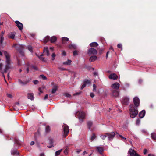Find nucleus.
<instances>
[{
	"label": "nucleus",
	"mask_w": 156,
	"mask_h": 156,
	"mask_svg": "<svg viewBox=\"0 0 156 156\" xmlns=\"http://www.w3.org/2000/svg\"><path fill=\"white\" fill-rule=\"evenodd\" d=\"M87 125L88 126L89 128L90 129V127L91 126H92V122L91 121H88L87 122Z\"/></svg>",
	"instance_id": "obj_37"
},
{
	"label": "nucleus",
	"mask_w": 156,
	"mask_h": 156,
	"mask_svg": "<svg viewBox=\"0 0 156 156\" xmlns=\"http://www.w3.org/2000/svg\"><path fill=\"white\" fill-rule=\"evenodd\" d=\"M57 38L55 36H53L51 37L50 42L51 43L55 42L57 40Z\"/></svg>",
	"instance_id": "obj_27"
},
{
	"label": "nucleus",
	"mask_w": 156,
	"mask_h": 156,
	"mask_svg": "<svg viewBox=\"0 0 156 156\" xmlns=\"http://www.w3.org/2000/svg\"><path fill=\"white\" fill-rule=\"evenodd\" d=\"M148 156H156L154 154H149Z\"/></svg>",
	"instance_id": "obj_60"
},
{
	"label": "nucleus",
	"mask_w": 156,
	"mask_h": 156,
	"mask_svg": "<svg viewBox=\"0 0 156 156\" xmlns=\"http://www.w3.org/2000/svg\"><path fill=\"white\" fill-rule=\"evenodd\" d=\"M98 53L97 51L94 48H90L87 52V54L89 55H96Z\"/></svg>",
	"instance_id": "obj_6"
},
{
	"label": "nucleus",
	"mask_w": 156,
	"mask_h": 156,
	"mask_svg": "<svg viewBox=\"0 0 156 156\" xmlns=\"http://www.w3.org/2000/svg\"><path fill=\"white\" fill-rule=\"evenodd\" d=\"M121 101L122 104L127 105L129 102V99L127 97H124L122 98Z\"/></svg>",
	"instance_id": "obj_8"
},
{
	"label": "nucleus",
	"mask_w": 156,
	"mask_h": 156,
	"mask_svg": "<svg viewBox=\"0 0 156 156\" xmlns=\"http://www.w3.org/2000/svg\"><path fill=\"white\" fill-rule=\"evenodd\" d=\"M122 45L121 44H119L117 45V47L118 48H121L122 49Z\"/></svg>",
	"instance_id": "obj_50"
},
{
	"label": "nucleus",
	"mask_w": 156,
	"mask_h": 156,
	"mask_svg": "<svg viewBox=\"0 0 156 156\" xmlns=\"http://www.w3.org/2000/svg\"><path fill=\"white\" fill-rule=\"evenodd\" d=\"M58 89V86L57 85H55L53 88L52 89L51 92L54 94L55 93Z\"/></svg>",
	"instance_id": "obj_25"
},
{
	"label": "nucleus",
	"mask_w": 156,
	"mask_h": 156,
	"mask_svg": "<svg viewBox=\"0 0 156 156\" xmlns=\"http://www.w3.org/2000/svg\"><path fill=\"white\" fill-rule=\"evenodd\" d=\"M62 51V55L64 56H65L66 55V52L64 51V50H62L61 51Z\"/></svg>",
	"instance_id": "obj_42"
},
{
	"label": "nucleus",
	"mask_w": 156,
	"mask_h": 156,
	"mask_svg": "<svg viewBox=\"0 0 156 156\" xmlns=\"http://www.w3.org/2000/svg\"><path fill=\"white\" fill-rule=\"evenodd\" d=\"M72 62V61L70 60H68L67 61L64 62L63 63V64L66 65H70Z\"/></svg>",
	"instance_id": "obj_28"
},
{
	"label": "nucleus",
	"mask_w": 156,
	"mask_h": 156,
	"mask_svg": "<svg viewBox=\"0 0 156 156\" xmlns=\"http://www.w3.org/2000/svg\"><path fill=\"white\" fill-rule=\"evenodd\" d=\"M34 144V141H31V143H30V145H33Z\"/></svg>",
	"instance_id": "obj_62"
},
{
	"label": "nucleus",
	"mask_w": 156,
	"mask_h": 156,
	"mask_svg": "<svg viewBox=\"0 0 156 156\" xmlns=\"http://www.w3.org/2000/svg\"><path fill=\"white\" fill-rule=\"evenodd\" d=\"M4 40V38L2 36V35H0V44L1 45H2Z\"/></svg>",
	"instance_id": "obj_32"
},
{
	"label": "nucleus",
	"mask_w": 156,
	"mask_h": 156,
	"mask_svg": "<svg viewBox=\"0 0 156 156\" xmlns=\"http://www.w3.org/2000/svg\"><path fill=\"white\" fill-rule=\"evenodd\" d=\"M2 64L1 63H0V71H1V72H2V73H6L7 72L8 69L5 72V69L6 66L5 67V69H4V70H3L2 69Z\"/></svg>",
	"instance_id": "obj_30"
},
{
	"label": "nucleus",
	"mask_w": 156,
	"mask_h": 156,
	"mask_svg": "<svg viewBox=\"0 0 156 156\" xmlns=\"http://www.w3.org/2000/svg\"><path fill=\"white\" fill-rule=\"evenodd\" d=\"M39 58L42 60V61H45V60H44V58H43L42 57V56H39Z\"/></svg>",
	"instance_id": "obj_53"
},
{
	"label": "nucleus",
	"mask_w": 156,
	"mask_h": 156,
	"mask_svg": "<svg viewBox=\"0 0 156 156\" xmlns=\"http://www.w3.org/2000/svg\"><path fill=\"white\" fill-rule=\"evenodd\" d=\"M76 115H78L80 122H82L85 118V113L81 111H78L76 113Z\"/></svg>",
	"instance_id": "obj_3"
},
{
	"label": "nucleus",
	"mask_w": 156,
	"mask_h": 156,
	"mask_svg": "<svg viewBox=\"0 0 156 156\" xmlns=\"http://www.w3.org/2000/svg\"><path fill=\"white\" fill-rule=\"evenodd\" d=\"M147 150L146 149H144V154H146L147 153Z\"/></svg>",
	"instance_id": "obj_55"
},
{
	"label": "nucleus",
	"mask_w": 156,
	"mask_h": 156,
	"mask_svg": "<svg viewBox=\"0 0 156 156\" xmlns=\"http://www.w3.org/2000/svg\"><path fill=\"white\" fill-rule=\"evenodd\" d=\"M107 136V135H106V134L105 135H102L100 136L101 138L103 140L105 139Z\"/></svg>",
	"instance_id": "obj_38"
},
{
	"label": "nucleus",
	"mask_w": 156,
	"mask_h": 156,
	"mask_svg": "<svg viewBox=\"0 0 156 156\" xmlns=\"http://www.w3.org/2000/svg\"><path fill=\"white\" fill-rule=\"evenodd\" d=\"M109 78L110 79L115 80L117 78L118 76L115 74L112 73L109 76Z\"/></svg>",
	"instance_id": "obj_16"
},
{
	"label": "nucleus",
	"mask_w": 156,
	"mask_h": 156,
	"mask_svg": "<svg viewBox=\"0 0 156 156\" xmlns=\"http://www.w3.org/2000/svg\"><path fill=\"white\" fill-rule=\"evenodd\" d=\"M129 108L130 117L133 118H135L138 112L137 107H136L134 105L131 104L129 106Z\"/></svg>",
	"instance_id": "obj_2"
},
{
	"label": "nucleus",
	"mask_w": 156,
	"mask_h": 156,
	"mask_svg": "<svg viewBox=\"0 0 156 156\" xmlns=\"http://www.w3.org/2000/svg\"><path fill=\"white\" fill-rule=\"evenodd\" d=\"M48 94L46 95L44 98V99L46 100V99H47L48 98Z\"/></svg>",
	"instance_id": "obj_59"
},
{
	"label": "nucleus",
	"mask_w": 156,
	"mask_h": 156,
	"mask_svg": "<svg viewBox=\"0 0 156 156\" xmlns=\"http://www.w3.org/2000/svg\"><path fill=\"white\" fill-rule=\"evenodd\" d=\"M106 135H107V136L108 137V139L110 140H111L114 136L115 135V133L113 132H112L110 133H106Z\"/></svg>",
	"instance_id": "obj_11"
},
{
	"label": "nucleus",
	"mask_w": 156,
	"mask_h": 156,
	"mask_svg": "<svg viewBox=\"0 0 156 156\" xmlns=\"http://www.w3.org/2000/svg\"><path fill=\"white\" fill-rule=\"evenodd\" d=\"M2 52L3 53L6 58V68L5 70V72L7 69L12 68L11 66L10 65V55L6 51H0V56H2L3 55Z\"/></svg>",
	"instance_id": "obj_1"
},
{
	"label": "nucleus",
	"mask_w": 156,
	"mask_h": 156,
	"mask_svg": "<svg viewBox=\"0 0 156 156\" xmlns=\"http://www.w3.org/2000/svg\"><path fill=\"white\" fill-rule=\"evenodd\" d=\"M56 55L55 53H53L52 55V60H54L55 58Z\"/></svg>",
	"instance_id": "obj_44"
},
{
	"label": "nucleus",
	"mask_w": 156,
	"mask_h": 156,
	"mask_svg": "<svg viewBox=\"0 0 156 156\" xmlns=\"http://www.w3.org/2000/svg\"><path fill=\"white\" fill-rule=\"evenodd\" d=\"M14 147L16 148H19L20 146V143L19 141L17 139L15 140Z\"/></svg>",
	"instance_id": "obj_15"
},
{
	"label": "nucleus",
	"mask_w": 156,
	"mask_h": 156,
	"mask_svg": "<svg viewBox=\"0 0 156 156\" xmlns=\"http://www.w3.org/2000/svg\"><path fill=\"white\" fill-rule=\"evenodd\" d=\"M11 154L13 155L16 156L19 154V152L16 149L12 150L11 151Z\"/></svg>",
	"instance_id": "obj_20"
},
{
	"label": "nucleus",
	"mask_w": 156,
	"mask_h": 156,
	"mask_svg": "<svg viewBox=\"0 0 156 156\" xmlns=\"http://www.w3.org/2000/svg\"><path fill=\"white\" fill-rule=\"evenodd\" d=\"M50 37L48 36H46L44 39V43H47L49 40Z\"/></svg>",
	"instance_id": "obj_31"
},
{
	"label": "nucleus",
	"mask_w": 156,
	"mask_h": 156,
	"mask_svg": "<svg viewBox=\"0 0 156 156\" xmlns=\"http://www.w3.org/2000/svg\"><path fill=\"white\" fill-rule=\"evenodd\" d=\"M39 91L41 93H42V92L41 91V88H39L38 89Z\"/></svg>",
	"instance_id": "obj_63"
},
{
	"label": "nucleus",
	"mask_w": 156,
	"mask_h": 156,
	"mask_svg": "<svg viewBox=\"0 0 156 156\" xmlns=\"http://www.w3.org/2000/svg\"><path fill=\"white\" fill-rule=\"evenodd\" d=\"M7 96L10 98H12V96L11 94H7Z\"/></svg>",
	"instance_id": "obj_56"
},
{
	"label": "nucleus",
	"mask_w": 156,
	"mask_h": 156,
	"mask_svg": "<svg viewBox=\"0 0 156 156\" xmlns=\"http://www.w3.org/2000/svg\"><path fill=\"white\" fill-rule=\"evenodd\" d=\"M96 136L94 134H93L90 138V140L91 141L94 140L95 139Z\"/></svg>",
	"instance_id": "obj_36"
},
{
	"label": "nucleus",
	"mask_w": 156,
	"mask_h": 156,
	"mask_svg": "<svg viewBox=\"0 0 156 156\" xmlns=\"http://www.w3.org/2000/svg\"><path fill=\"white\" fill-rule=\"evenodd\" d=\"M140 120L139 119H138L137 120L136 122V125H139L140 123Z\"/></svg>",
	"instance_id": "obj_46"
},
{
	"label": "nucleus",
	"mask_w": 156,
	"mask_h": 156,
	"mask_svg": "<svg viewBox=\"0 0 156 156\" xmlns=\"http://www.w3.org/2000/svg\"><path fill=\"white\" fill-rule=\"evenodd\" d=\"M15 35V32H11L9 34L8 36L9 38L12 39H14Z\"/></svg>",
	"instance_id": "obj_23"
},
{
	"label": "nucleus",
	"mask_w": 156,
	"mask_h": 156,
	"mask_svg": "<svg viewBox=\"0 0 156 156\" xmlns=\"http://www.w3.org/2000/svg\"><path fill=\"white\" fill-rule=\"evenodd\" d=\"M97 57L96 56H91L90 58L89 61L90 62H94L97 60Z\"/></svg>",
	"instance_id": "obj_22"
},
{
	"label": "nucleus",
	"mask_w": 156,
	"mask_h": 156,
	"mask_svg": "<svg viewBox=\"0 0 156 156\" xmlns=\"http://www.w3.org/2000/svg\"><path fill=\"white\" fill-rule=\"evenodd\" d=\"M112 95L115 97H118L119 95V91L117 90H114L112 91Z\"/></svg>",
	"instance_id": "obj_14"
},
{
	"label": "nucleus",
	"mask_w": 156,
	"mask_h": 156,
	"mask_svg": "<svg viewBox=\"0 0 156 156\" xmlns=\"http://www.w3.org/2000/svg\"><path fill=\"white\" fill-rule=\"evenodd\" d=\"M50 143L51 144V145L50 146H48V147L49 148H51L53 146V144H52V141H50Z\"/></svg>",
	"instance_id": "obj_47"
},
{
	"label": "nucleus",
	"mask_w": 156,
	"mask_h": 156,
	"mask_svg": "<svg viewBox=\"0 0 156 156\" xmlns=\"http://www.w3.org/2000/svg\"><path fill=\"white\" fill-rule=\"evenodd\" d=\"M78 52L77 51H74L73 52V55H76L77 54Z\"/></svg>",
	"instance_id": "obj_52"
},
{
	"label": "nucleus",
	"mask_w": 156,
	"mask_h": 156,
	"mask_svg": "<svg viewBox=\"0 0 156 156\" xmlns=\"http://www.w3.org/2000/svg\"><path fill=\"white\" fill-rule=\"evenodd\" d=\"M91 47H96L98 45V44L96 42L91 43L90 44Z\"/></svg>",
	"instance_id": "obj_26"
},
{
	"label": "nucleus",
	"mask_w": 156,
	"mask_h": 156,
	"mask_svg": "<svg viewBox=\"0 0 156 156\" xmlns=\"http://www.w3.org/2000/svg\"><path fill=\"white\" fill-rule=\"evenodd\" d=\"M86 83H84L81 87V90L83 89L84 88V87H86Z\"/></svg>",
	"instance_id": "obj_49"
},
{
	"label": "nucleus",
	"mask_w": 156,
	"mask_h": 156,
	"mask_svg": "<svg viewBox=\"0 0 156 156\" xmlns=\"http://www.w3.org/2000/svg\"><path fill=\"white\" fill-rule=\"evenodd\" d=\"M69 38L65 37H63L62 38V42L63 44L66 43V42L68 41Z\"/></svg>",
	"instance_id": "obj_24"
},
{
	"label": "nucleus",
	"mask_w": 156,
	"mask_h": 156,
	"mask_svg": "<svg viewBox=\"0 0 156 156\" xmlns=\"http://www.w3.org/2000/svg\"><path fill=\"white\" fill-rule=\"evenodd\" d=\"M43 53H44V54H46L48 56L50 55L49 51L48 49V48L47 47L44 48L43 50Z\"/></svg>",
	"instance_id": "obj_18"
},
{
	"label": "nucleus",
	"mask_w": 156,
	"mask_h": 156,
	"mask_svg": "<svg viewBox=\"0 0 156 156\" xmlns=\"http://www.w3.org/2000/svg\"><path fill=\"white\" fill-rule=\"evenodd\" d=\"M120 87V84L118 83H115L111 85V87L112 89L115 90L119 89Z\"/></svg>",
	"instance_id": "obj_10"
},
{
	"label": "nucleus",
	"mask_w": 156,
	"mask_h": 156,
	"mask_svg": "<svg viewBox=\"0 0 156 156\" xmlns=\"http://www.w3.org/2000/svg\"><path fill=\"white\" fill-rule=\"evenodd\" d=\"M145 111L143 110L140 112L139 114V117L141 118H143L145 116Z\"/></svg>",
	"instance_id": "obj_17"
},
{
	"label": "nucleus",
	"mask_w": 156,
	"mask_h": 156,
	"mask_svg": "<svg viewBox=\"0 0 156 156\" xmlns=\"http://www.w3.org/2000/svg\"><path fill=\"white\" fill-rule=\"evenodd\" d=\"M133 101L134 104V105L136 107H137L139 106L140 103V101L138 97H135L133 98Z\"/></svg>",
	"instance_id": "obj_7"
},
{
	"label": "nucleus",
	"mask_w": 156,
	"mask_h": 156,
	"mask_svg": "<svg viewBox=\"0 0 156 156\" xmlns=\"http://www.w3.org/2000/svg\"><path fill=\"white\" fill-rule=\"evenodd\" d=\"M27 98L29 99H30L31 100L34 99V95L33 93H28L27 95Z\"/></svg>",
	"instance_id": "obj_21"
},
{
	"label": "nucleus",
	"mask_w": 156,
	"mask_h": 156,
	"mask_svg": "<svg viewBox=\"0 0 156 156\" xmlns=\"http://www.w3.org/2000/svg\"><path fill=\"white\" fill-rule=\"evenodd\" d=\"M30 79H29L28 80L22 81L20 80H19L18 82L22 86L25 85L27 83H28L30 81Z\"/></svg>",
	"instance_id": "obj_12"
},
{
	"label": "nucleus",
	"mask_w": 156,
	"mask_h": 156,
	"mask_svg": "<svg viewBox=\"0 0 156 156\" xmlns=\"http://www.w3.org/2000/svg\"><path fill=\"white\" fill-rule=\"evenodd\" d=\"M151 137L154 140H156V133H153L151 134Z\"/></svg>",
	"instance_id": "obj_29"
},
{
	"label": "nucleus",
	"mask_w": 156,
	"mask_h": 156,
	"mask_svg": "<svg viewBox=\"0 0 156 156\" xmlns=\"http://www.w3.org/2000/svg\"><path fill=\"white\" fill-rule=\"evenodd\" d=\"M84 83H86V85L88 84H90L91 83V82L87 79L85 80L84 81Z\"/></svg>",
	"instance_id": "obj_34"
},
{
	"label": "nucleus",
	"mask_w": 156,
	"mask_h": 156,
	"mask_svg": "<svg viewBox=\"0 0 156 156\" xmlns=\"http://www.w3.org/2000/svg\"><path fill=\"white\" fill-rule=\"evenodd\" d=\"M15 23L20 30H22L23 29V26L22 23L18 21H16Z\"/></svg>",
	"instance_id": "obj_13"
},
{
	"label": "nucleus",
	"mask_w": 156,
	"mask_h": 156,
	"mask_svg": "<svg viewBox=\"0 0 156 156\" xmlns=\"http://www.w3.org/2000/svg\"><path fill=\"white\" fill-rule=\"evenodd\" d=\"M62 151V149H61L59 150L56 151L55 153V156H58L60 154Z\"/></svg>",
	"instance_id": "obj_33"
},
{
	"label": "nucleus",
	"mask_w": 156,
	"mask_h": 156,
	"mask_svg": "<svg viewBox=\"0 0 156 156\" xmlns=\"http://www.w3.org/2000/svg\"><path fill=\"white\" fill-rule=\"evenodd\" d=\"M69 48H74L75 49L76 48V45L74 44H70L69 46Z\"/></svg>",
	"instance_id": "obj_35"
},
{
	"label": "nucleus",
	"mask_w": 156,
	"mask_h": 156,
	"mask_svg": "<svg viewBox=\"0 0 156 156\" xmlns=\"http://www.w3.org/2000/svg\"><path fill=\"white\" fill-rule=\"evenodd\" d=\"M33 82L35 84H37L38 83V81L37 80H34L33 81Z\"/></svg>",
	"instance_id": "obj_48"
},
{
	"label": "nucleus",
	"mask_w": 156,
	"mask_h": 156,
	"mask_svg": "<svg viewBox=\"0 0 156 156\" xmlns=\"http://www.w3.org/2000/svg\"><path fill=\"white\" fill-rule=\"evenodd\" d=\"M62 126L63 128L64 136H66L69 133V127L66 124H64Z\"/></svg>",
	"instance_id": "obj_9"
},
{
	"label": "nucleus",
	"mask_w": 156,
	"mask_h": 156,
	"mask_svg": "<svg viewBox=\"0 0 156 156\" xmlns=\"http://www.w3.org/2000/svg\"><path fill=\"white\" fill-rule=\"evenodd\" d=\"M96 86L95 85V84H94L93 85V91H96Z\"/></svg>",
	"instance_id": "obj_45"
},
{
	"label": "nucleus",
	"mask_w": 156,
	"mask_h": 156,
	"mask_svg": "<svg viewBox=\"0 0 156 156\" xmlns=\"http://www.w3.org/2000/svg\"><path fill=\"white\" fill-rule=\"evenodd\" d=\"M90 96L91 97L93 98L94 96V94L93 93H91L90 94Z\"/></svg>",
	"instance_id": "obj_54"
},
{
	"label": "nucleus",
	"mask_w": 156,
	"mask_h": 156,
	"mask_svg": "<svg viewBox=\"0 0 156 156\" xmlns=\"http://www.w3.org/2000/svg\"><path fill=\"white\" fill-rule=\"evenodd\" d=\"M97 150L101 154L102 153L104 150L103 148L101 146H98L96 147Z\"/></svg>",
	"instance_id": "obj_19"
},
{
	"label": "nucleus",
	"mask_w": 156,
	"mask_h": 156,
	"mask_svg": "<svg viewBox=\"0 0 156 156\" xmlns=\"http://www.w3.org/2000/svg\"><path fill=\"white\" fill-rule=\"evenodd\" d=\"M129 86V84L128 83H126L125 85V87L127 88Z\"/></svg>",
	"instance_id": "obj_57"
},
{
	"label": "nucleus",
	"mask_w": 156,
	"mask_h": 156,
	"mask_svg": "<svg viewBox=\"0 0 156 156\" xmlns=\"http://www.w3.org/2000/svg\"><path fill=\"white\" fill-rule=\"evenodd\" d=\"M65 97L68 98L71 97V95L68 93H66L65 94Z\"/></svg>",
	"instance_id": "obj_43"
},
{
	"label": "nucleus",
	"mask_w": 156,
	"mask_h": 156,
	"mask_svg": "<svg viewBox=\"0 0 156 156\" xmlns=\"http://www.w3.org/2000/svg\"><path fill=\"white\" fill-rule=\"evenodd\" d=\"M142 80L141 79H140L139 80V81H138V83L139 84H141L142 82Z\"/></svg>",
	"instance_id": "obj_58"
},
{
	"label": "nucleus",
	"mask_w": 156,
	"mask_h": 156,
	"mask_svg": "<svg viewBox=\"0 0 156 156\" xmlns=\"http://www.w3.org/2000/svg\"><path fill=\"white\" fill-rule=\"evenodd\" d=\"M119 136L122 138V139H125V140H126V138H125L123 136H122V135H119Z\"/></svg>",
	"instance_id": "obj_61"
},
{
	"label": "nucleus",
	"mask_w": 156,
	"mask_h": 156,
	"mask_svg": "<svg viewBox=\"0 0 156 156\" xmlns=\"http://www.w3.org/2000/svg\"><path fill=\"white\" fill-rule=\"evenodd\" d=\"M40 77L42 78L43 80H46L47 79L46 77L43 75H40Z\"/></svg>",
	"instance_id": "obj_40"
},
{
	"label": "nucleus",
	"mask_w": 156,
	"mask_h": 156,
	"mask_svg": "<svg viewBox=\"0 0 156 156\" xmlns=\"http://www.w3.org/2000/svg\"><path fill=\"white\" fill-rule=\"evenodd\" d=\"M28 49L31 52H33L32 47L30 46H28Z\"/></svg>",
	"instance_id": "obj_39"
},
{
	"label": "nucleus",
	"mask_w": 156,
	"mask_h": 156,
	"mask_svg": "<svg viewBox=\"0 0 156 156\" xmlns=\"http://www.w3.org/2000/svg\"><path fill=\"white\" fill-rule=\"evenodd\" d=\"M64 153L65 154H66V155H67L68 154V150H67V149H66L64 150Z\"/></svg>",
	"instance_id": "obj_51"
},
{
	"label": "nucleus",
	"mask_w": 156,
	"mask_h": 156,
	"mask_svg": "<svg viewBox=\"0 0 156 156\" xmlns=\"http://www.w3.org/2000/svg\"><path fill=\"white\" fill-rule=\"evenodd\" d=\"M40 156H44V153H41L40 154Z\"/></svg>",
	"instance_id": "obj_64"
},
{
	"label": "nucleus",
	"mask_w": 156,
	"mask_h": 156,
	"mask_svg": "<svg viewBox=\"0 0 156 156\" xmlns=\"http://www.w3.org/2000/svg\"><path fill=\"white\" fill-rule=\"evenodd\" d=\"M50 130V127L49 126H47L46 127L45 130L46 132H48Z\"/></svg>",
	"instance_id": "obj_41"
},
{
	"label": "nucleus",
	"mask_w": 156,
	"mask_h": 156,
	"mask_svg": "<svg viewBox=\"0 0 156 156\" xmlns=\"http://www.w3.org/2000/svg\"><path fill=\"white\" fill-rule=\"evenodd\" d=\"M14 46L20 53L21 56L24 55L23 49L24 48V45H22L14 44Z\"/></svg>",
	"instance_id": "obj_4"
},
{
	"label": "nucleus",
	"mask_w": 156,
	"mask_h": 156,
	"mask_svg": "<svg viewBox=\"0 0 156 156\" xmlns=\"http://www.w3.org/2000/svg\"><path fill=\"white\" fill-rule=\"evenodd\" d=\"M128 153L131 156H140V155L138 154L134 149L130 148L129 150Z\"/></svg>",
	"instance_id": "obj_5"
}]
</instances>
